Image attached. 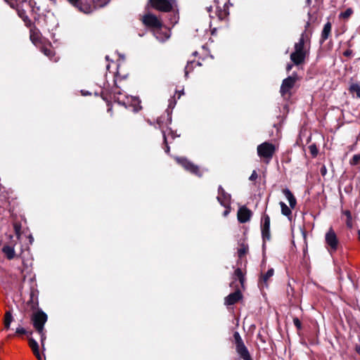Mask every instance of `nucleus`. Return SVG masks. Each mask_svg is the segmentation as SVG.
Returning a JSON list of instances; mask_svg holds the SVG:
<instances>
[{"label": "nucleus", "mask_w": 360, "mask_h": 360, "mask_svg": "<svg viewBox=\"0 0 360 360\" xmlns=\"http://www.w3.org/2000/svg\"><path fill=\"white\" fill-rule=\"evenodd\" d=\"M41 335V345H42V347H44V339H45V336H44V332L42 331V333H39Z\"/></svg>", "instance_id": "48"}, {"label": "nucleus", "mask_w": 360, "mask_h": 360, "mask_svg": "<svg viewBox=\"0 0 360 360\" xmlns=\"http://www.w3.org/2000/svg\"><path fill=\"white\" fill-rule=\"evenodd\" d=\"M83 95H86L87 94V92H85V93H82Z\"/></svg>", "instance_id": "64"}, {"label": "nucleus", "mask_w": 360, "mask_h": 360, "mask_svg": "<svg viewBox=\"0 0 360 360\" xmlns=\"http://www.w3.org/2000/svg\"><path fill=\"white\" fill-rule=\"evenodd\" d=\"M262 225H270V219L268 215H265L262 219Z\"/></svg>", "instance_id": "36"}, {"label": "nucleus", "mask_w": 360, "mask_h": 360, "mask_svg": "<svg viewBox=\"0 0 360 360\" xmlns=\"http://www.w3.org/2000/svg\"><path fill=\"white\" fill-rule=\"evenodd\" d=\"M352 51L351 49H347L344 51L343 55L346 57H350L352 56Z\"/></svg>", "instance_id": "42"}, {"label": "nucleus", "mask_w": 360, "mask_h": 360, "mask_svg": "<svg viewBox=\"0 0 360 360\" xmlns=\"http://www.w3.org/2000/svg\"><path fill=\"white\" fill-rule=\"evenodd\" d=\"M331 23L330 22H326L323 28L321 37V43H323L329 37L331 31Z\"/></svg>", "instance_id": "19"}, {"label": "nucleus", "mask_w": 360, "mask_h": 360, "mask_svg": "<svg viewBox=\"0 0 360 360\" xmlns=\"http://www.w3.org/2000/svg\"><path fill=\"white\" fill-rule=\"evenodd\" d=\"M167 113V122L166 123V125H169L171 124L172 122V115H171V112H169V109H167L166 110Z\"/></svg>", "instance_id": "39"}, {"label": "nucleus", "mask_w": 360, "mask_h": 360, "mask_svg": "<svg viewBox=\"0 0 360 360\" xmlns=\"http://www.w3.org/2000/svg\"><path fill=\"white\" fill-rule=\"evenodd\" d=\"M176 162L181 165L186 170L190 172L192 174H194L198 176H201L202 174L199 170V167L194 165L193 162L189 161L186 158H179L176 157Z\"/></svg>", "instance_id": "9"}, {"label": "nucleus", "mask_w": 360, "mask_h": 360, "mask_svg": "<svg viewBox=\"0 0 360 360\" xmlns=\"http://www.w3.org/2000/svg\"><path fill=\"white\" fill-rule=\"evenodd\" d=\"M309 150L313 156H316L318 153L317 148L315 145L309 146Z\"/></svg>", "instance_id": "35"}, {"label": "nucleus", "mask_w": 360, "mask_h": 360, "mask_svg": "<svg viewBox=\"0 0 360 360\" xmlns=\"http://www.w3.org/2000/svg\"><path fill=\"white\" fill-rule=\"evenodd\" d=\"M252 214V211L246 206H241L238 210V220L240 224L246 223L250 220Z\"/></svg>", "instance_id": "11"}, {"label": "nucleus", "mask_w": 360, "mask_h": 360, "mask_svg": "<svg viewBox=\"0 0 360 360\" xmlns=\"http://www.w3.org/2000/svg\"><path fill=\"white\" fill-rule=\"evenodd\" d=\"M280 206L281 209V212L283 215L289 217L291 214L292 212L290 208L288 206H287V205L285 202H280Z\"/></svg>", "instance_id": "24"}, {"label": "nucleus", "mask_w": 360, "mask_h": 360, "mask_svg": "<svg viewBox=\"0 0 360 360\" xmlns=\"http://www.w3.org/2000/svg\"><path fill=\"white\" fill-rule=\"evenodd\" d=\"M153 8L162 12H169L176 7V0H149Z\"/></svg>", "instance_id": "5"}, {"label": "nucleus", "mask_w": 360, "mask_h": 360, "mask_svg": "<svg viewBox=\"0 0 360 360\" xmlns=\"http://www.w3.org/2000/svg\"><path fill=\"white\" fill-rule=\"evenodd\" d=\"M304 34L303 32L301 34L300 38L299 39L298 42L295 44L294 51L299 53H307V51L304 49Z\"/></svg>", "instance_id": "17"}, {"label": "nucleus", "mask_w": 360, "mask_h": 360, "mask_svg": "<svg viewBox=\"0 0 360 360\" xmlns=\"http://www.w3.org/2000/svg\"><path fill=\"white\" fill-rule=\"evenodd\" d=\"M179 94H179V98H180L181 95H182V94H184V90L181 91L179 92Z\"/></svg>", "instance_id": "53"}, {"label": "nucleus", "mask_w": 360, "mask_h": 360, "mask_svg": "<svg viewBox=\"0 0 360 360\" xmlns=\"http://www.w3.org/2000/svg\"><path fill=\"white\" fill-rule=\"evenodd\" d=\"M12 321L13 316L11 312L10 311H6L4 318V326L6 329H9Z\"/></svg>", "instance_id": "23"}, {"label": "nucleus", "mask_w": 360, "mask_h": 360, "mask_svg": "<svg viewBox=\"0 0 360 360\" xmlns=\"http://www.w3.org/2000/svg\"><path fill=\"white\" fill-rule=\"evenodd\" d=\"M257 177H258V175H257L256 171L254 170L252 172V173L251 174L250 176L249 177V179L250 181H255V180H256L257 179Z\"/></svg>", "instance_id": "40"}, {"label": "nucleus", "mask_w": 360, "mask_h": 360, "mask_svg": "<svg viewBox=\"0 0 360 360\" xmlns=\"http://www.w3.org/2000/svg\"><path fill=\"white\" fill-rule=\"evenodd\" d=\"M353 13V10L351 8H347L344 12L340 14V18L343 19L348 18Z\"/></svg>", "instance_id": "32"}, {"label": "nucleus", "mask_w": 360, "mask_h": 360, "mask_svg": "<svg viewBox=\"0 0 360 360\" xmlns=\"http://www.w3.org/2000/svg\"><path fill=\"white\" fill-rule=\"evenodd\" d=\"M7 3H8L12 7H13V4L9 2V0H5Z\"/></svg>", "instance_id": "52"}, {"label": "nucleus", "mask_w": 360, "mask_h": 360, "mask_svg": "<svg viewBox=\"0 0 360 360\" xmlns=\"http://www.w3.org/2000/svg\"><path fill=\"white\" fill-rule=\"evenodd\" d=\"M179 17L176 15H174V18L171 19V22L175 24L177 22Z\"/></svg>", "instance_id": "45"}, {"label": "nucleus", "mask_w": 360, "mask_h": 360, "mask_svg": "<svg viewBox=\"0 0 360 360\" xmlns=\"http://www.w3.org/2000/svg\"><path fill=\"white\" fill-rule=\"evenodd\" d=\"M352 94H356L357 98H360V84H352L349 87Z\"/></svg>", "instance_id": "25"}, {"label": "nucleus", "mask_w": 360, "mask_h": 360, "mask_svg": "<svg viewBox=\"0 0 360 360\" xmlns=\"http://www.w3.org/2000/svg\"><path fill=\"white\" fill-rule=\"evenodd\" d=\"M175 104H176V101H174V98H171V99L169 100V103L168 108H174Z\"/></svg>", "instance_id": "43"}, {"label": "nucleus", "mask_w": 360, "mask_h": 360, "mask_svg": "<svg viewBox=\"0 0 360 360\" xmlns=\"http://www.w3.org/2000/svg\"><path fill=\"white\" fill-rule=\"evenodd\" d=\"M307 53H299L294 51L291 53L290 58L294 65H300L304 62Z\"/></svg>", "instance_id": "14"}, {"label": "nucleus", "mask_w": 360, "mask_h": 360, "mask_svg": "<svg viewBox=\"0 0 360 360\" xmlns=\"http://www.w3.org/2000/svg\"><path fill=\"white\" fill-rule=\"evenodd\" d=\"M243 298V295L240 290L229 294L224 299V304L227 306L233 305Z\"/></svg>", "instance_id": "13"}, {"label": "nucleus", "mask_w": 360, "mask_h": 360, "mask_svg": "<svg viewBox=\"0 0 360 360\" xmlns=\"http://www.w3.org/2000/svg\"><path fill=\"white\" fill-rule=\"evenodd\" d=\"M233 339L234 343L236 345V350L237 354L242 358L243 360H249L250 359V352L245 345L244 342L238 331H235L233 333Z\"/></svg>", "instance_id": "4"}, {"label": "nucleus", "mask_w": 360, "mask_h": 360, "mask_svg": "<svg viewBox=\"0 0 360 360\" xmlns=\"http://www.w3.org/2000/svg\"><path fill=\"white\" fill-rule=\"evenodd\" d=\"M307 1L308 4L311 3V0H307Z\"/></svg>", "instance_id": "61"}, {"label": "nucleus", "mask_w": 360, "mask_h": 360, "mask_svg": "<svg viewBox=\"0 0 360 360\" xmlns=\"http://www.w3.org/2000/svg\"><path fill=\"white\" fill-rule=\"evenodd\" d=\"M225 208V210L223 212V216L226 217L231 212V205H229L228 206H224Z\"/></svg>", "instance_id": "38"}, {"label": "nucleus", "mask_w": 360, "mask_h": 360, "mask_svg": "<svg viewBox=\"0 0 360 360\" xmlns=\"http://www.w3.org/2000/svg\"><path fill=\"white\" fill-rule=\"evenodd\" d=\"M83 95H86L87 94V92H85V93H82Z\"/></svg>", "instance_id": "63"}, {"label": "nucleus", "mask_w": 360, "mask_h": 360, "mask_svg": "<svg viewBox=\"0 0 360 360\" xmlns=\"http://www.w3.org/2000/svg\"><path fill=\"white\" fill-rule=\"evenodd\" d=\"M105 59L108 60H109V57L108 56H105Z\"/></svg>", "instance_id": "60"}, {"label": "nucleus", "mask_w": 360, "mask_h": 360, "mask_svg": "<svg viewBox=\"0 0 360 360\" xmlns=\"http://www.w3.org/2000/svg\"><path fill=\"white\" fill-rule=\"evenodd\" d=\"M16 333H18V334H25L26 333V330L22 328V327H18L16 328Z\"/></svg>", "instance_id": "41"}, {"label": "nucleus", "mask_w": 360, "mask_h": 360, "mask_svg": "<svg viewBox=\"0 0 360 360\" xmlns=\"http://www.w3.org/2000/svg\"><path fill=\"white\" fill-rule=\"evenodd\" d=\"M293 323L297 329H300L302 328L301 322L298 318L295 317L293 319Z\"/></svg>", "instance_id": "37"}, {"label": "nucleus", "mask_w": 360, "mask_h": 360, "mask_svg": "<svg viewBox=\"0 0 360 360\" xmlns=\"http://www.w3.org/2000/svg\"><path fill=\"white\" fill-rule=\"evenodd\" d=\"M320 172L322 176H325L327 173V169L325 165H323L321 167V169H320Z\"/></svg>", "instance_id": "44"}, {"label": "nucleus", "mask_w": 360, "mask_h": 360, "mask_svg": "<svg viewBox=\"0 0 360 360\" xmlns=\"http://www.w3.org/2000/svg\"><path fill=\"white\" fill-rule=\"evenodd\" d=\"M283 193L286 198V199L288 200L290 207L291 208H294L295 206L296 205L297 202L292 192L288 188H285L283 190Z\"/></svg>", "instance_id": "18"}, {"label": "nucleus", "mask_w": 360, "mask_h": 360, "mask_svg": "<svg viewBox=\"0 0 360 360\" xmlns=\"http://www.w3.org/2000/svg\"><path fill=\"white\" fill-rule=\"evenodd\" d=\"M275 146L269 142H264L257 146V154L260 158L270 160L275 152Z\"/></svg>", "instance_id": "6"}, {"label": "nucleus", "mask_w": 360, "mask_h": 360, "mask_svg": "<svg viewBox=\"0 0 360 360\" xmlns=\"http://www.w3.org/2000/svg\"><path fill=\"white\" fill-rule=\"evenodd\" d=\"M300 231L302 234L303 235L304 238L306 237L305 231L300 226Z\"/></svg>", "instance_id": "50"}, {"label": "nucleus", "mask_w": 360, "mask_h": 360, "mask_svg": "<svg viewBox=\"0 0 360 360\" xmlns=\"http://www.w3.org/2000/svg\"><path fill=\"white\" fill-rule=\"evenodd\" d=\"M28 4H29V6H30L31 8L32 7V1H30L28 3Z\"/></svg>", "instance_id": "55"}, {"label": "nucleus", "mask_w": 360, "mask_h": 360, "mask_svg": "<svg viewBox=\"0 0 360 360\" xmlns=\"http://www.w3.org/2000/svg\"><path fill=\"white\" fill-rule=\"evenodd\" d=\"M359 238L360 240V229L358 231Z\"/></svg>", "instance_id": "58"}, {"label": "nucleus", "mask_w": 360, "mask_h": 360, "mask_svg": "<svg viewBox=\"0 0 360 360\" xmlns=\"http://www.w3.org/2000/svg\"><path fill=\"white\" fill-rule=\"evenodd\" d=\"M217 199L221 206H228L231 205V195L226 193L221 186H219Z\"/></svg>", "instance_id": "10"}, {"label": "nucleus", "mask_w": 360, "mask_h": 360, "mask_svg": "<svg viewBox=\"0 0 360 360\" xmlns=\"http://www.w3.org/2000/svg\"><path fill=\"white\" fill-rule=\"evenodd\" d=\"M360 162V154H355L350 160L349 163L351 165H357Z\"/></svg>", "instance_id": "34"}, {"label": "nucleus", "mask_w": 360, "mask_h": 360, "mask_svg": "<svg viewBox=\"0 0 360 360\" xmlns=\"http://www.w3.org/2000/svg\"><path fill=\"white\" fill-rule=\"evenodd\" d=\"M269 227L270 226H262V239H263V248L265 247L266 242L269 240L271 238Z\"/></svg>", "instance_id": "20"}, {"label": "nucleus", "mask_w": 360, "mask_h": 360, "mask_svg": "<svg viewBox=\"0 0 360 360\" xmlns=\"http://www.w3.org/2000/svg\"><path fill=\"white\" fill-rule=\"evenodd\" d=\"M274 274V269H272V268L269 269L266 271V273L262 276L263 281L266 283L267 282V281L269 280V278H270L271 276H273Z\"/></svg>", "instance_id": "31"}, {"label": "nucleus", "mask_w": 360, "mask_h": 360, "mask_svg": "<svg viewBox=\"0 0 360 360\" xmlns=\"http://www.w3.org/2000/svg\"><path fill=\"white\" fill-rule=\"evenodd\" d=\"M326 242L330 246L331 250L335 251L338 248V240L336 234L332 229H330L328 232L326 234Z\"/></svg>", "instance_id": "12"}, {"label": "nucleus", "mask_w": 360, "mask_h": 360, "mask_svg": "<svg viewBox=\"0 0 360 360\" xmlns=\"http://www.w3.org/2000/svg\"><path fill=\"white\" fill-rule=\"evenodd\" d=\"M193 56H197V55H198V52H197V51L193 52Z\"/></svg>", "instance_id": "57"}, {"label": "nucleus", "mask_w": 360, "mask_h": 360, "mask_svg": "<svg viewBox=\"0 0 360 360\" xmlns=\"http://www.w3.org/2000/svg\"><path fill=\"white\" fill-rule=\"evenodd\" d=\"M106 68H107V69H109L110 65H108L106 66Z\"/></svg>", "instance_id": "62"}, {"label": "nucleus", "mask_w": 360, "mask_h": 360, "mask_svg": "<svg viewBox=\"0 0 360 360\" xmlns=\"http://www.w3.org/2000/svg\"><path fill=\"white\" fill-rule=\"evenodd\" d=\"M342 218H345L346 225L352 224V214L349 210H345L343 212Z\"/></svg>", "instance_id": "26"}, {"label": "nucleus", "mask_w": 360, "mask_h": 360, "mask_svg": "<svg viewBox=\"0 0 360 360\" xmlns=\"http://www.w3.org/2000/svg\"><path fill=\"white\" fill-rule=\"evenodd\" d=\"M298 76L297 72H292V75L284 79L282 82L280 93L281 96H285L287 93H289L290 91L293 88L295 84L296 81L297 80Z\"/></svg>", "instance_id": "8"}, {"label": "nucleus", "mask_w": 360, "mask_h": 360, "mask_svg": "<svg viewBox=\"0 0 360 360\" xmlns=\"http://www.w3.org/2000/svg\"><path fill=\"white\" fill-rule=\"evenodd\" d=\"M33 241H34V238H33V236H32V235H30V236H29V242H30V244H32Z\"/></svg>", "instance_id": "49"}, {"label": "nucleus", "mask_w": 360, "mask_h": 360, "mask_svg": "<svg viewBox=\"0 0 360 360\" xmlns=\"http://www.w3.org/2000/svg\"><path fill=\"white\" fill-rule=\"evenodd\" d=\"M248 245L245 243H242L240 244V247L238 249L237 253L238 256L240 259H241L248 252Z\"/></svg>", "instance_id": "22"}, {"label": "nucleus", "mask_w": 360, "mask_h": 360, "mask_svg": "<svg viewBox=\"0 0 360 360\" xmlns=\"http://www.w3.org/2000/svg\"><path fill=\"white\" fill-rule=\"evenodd\" d=\"M34 354L36 356V357L38 359V360H41V356L39 353V350H37V352H34Z\"/></svg>", "instance_id": "47"}, {"label": "nucleus", "mask_w": 360, "mask_h": 360, "mask_svg": "<svg viewBox=\"0 0 360 360\" xmlns=\"http://www.w3.org/2000/svg\"><path fill=\"white\" fill-rule=\"evenodd\" d=\"M18 13L20 18H21L22 20L25 22L26 25L28 26V23H30V20L29 19L28 16L25 14V11L18 10Z\"/></svg>", "instance_id": "28"}, {"label": "nucleus", "mask_w": 360, "mask_h": 360, "mask_svg": "<svg viewBox=\"0 0 360 360\" xmlns=\"http://www.w3.org/2000/svg\"><path fill=\"white\" fill-rule=\"evenodd\" d=\"M293 65H294V64L288 63V64L286 65V71H287L288 72H289L292 70V67H293Z\"/></svg>", "instance_id": "46"}, {"label": "nucleus", "mask_w": 360, "mask_h": 360, "mask_svg": "<svg viewBox=\"0 0 360 360\" xmlns=\"http://www.w3.org/2000/svg\"><path fill=\"white\" fill-rule=\"evenodd\" d=\"M121 92L120 91H114V100L116 101L118 104L124 106L125 108H127V105L129 102H131V105H133V110L134 112H138L139 110L141 109V106L140 104V101L133 96H125V98H121L120 96L121 95Z\"/></svg>", "instance_id": "3"}, {"label": "nucleus", "mask_w": 360, "mask_h": 360, "mask_svg": "<svg viewBox=\"0 0 360 360\" xmlns=\"http://www.w3.org/2000/svg\"><path fill=\"white\" fill-rule=\"evenodd\" d=\"M356 352H357L358 353H360V347H359V346L356 347Z\"/></svg>", "instance_id": "51"}, {"label": "nucleus", "mask_w": 360, "mask_h": 360, "mask_svg": "<svg viewBox=\"0 0 360 360\" xmlns=\"http://www.w3.org/2000/svg\"><path fill=\"white\" fill-rule=\"evenodd\" d=\"M14 228L17 236V239L13 240V236H10L11 240L9 242L5 243L1 248L2 253L8 260H12L15 258L21 257L23 253V249L22 247L20 248L19 252H16L15 250L17 240L20 239V231L21 226H14Z\"/></svg>", "instance_id": "1"}, {"label": "nucleus", "mask_w": 360, "mask_h": 360, "mask_svg": "<svg viewBox=\"0 0 360 360\" xmlns=\"http://www.w3.org/2000/svg\"><path fill=\"white\" fill-rule=\"evenodd\" d=\"M30 297H31V300L33 299V297H34V292H32L31 294H30Z\"/></svg>", "instance_id": "54"}, {"label": "nucleus", "mask_w": 360, "mask_h": 360, "mask_svg": "<svg viewBox=\"0 0 360 360\" xmlns=\"http://www.w3.org/2000/svg\"><path fill=\"white\" fill-rule=\"evenodd\" d=\"M73 6H76L79 11L84 13H89L91 12V7L89 4L82 5L80 0H68Z\"/></svg>", "instance_id": "16"}, {"label": "nucleus", "mask_w": 360, "mask_h": 360, "mask_svg": "<svg viewBox=\"0 0 360 360\" xmlns=\"http://www.w3.org/2000/svg\"><path fill=\"white\" fill-rule=\"evenodd\" d=\"M233 278L234 280H236V279H238L241 285L243 286V283H244V281H245V277H244V275L242 272V270L240 269V268H237L235 271H234V274H233Z\"/></svg>", "instance_id": "21"}, {"label": "nucleus", "mask_w": 360, "mask_h": 360, "mask_svg": "<svg viewBox=\"0 0 360 360\" xmlns=\"http://www.w3.org/2000/svg\"><path fill=\"white\" fill-rule=\"evenodd\" d=\"M170 133H171V134H172V138L174 139V132H173L172 131H171V132H170Z\"/></svg>", "instance_id": "56"}, {"label": "nucleus", "mask_w": 360, "mask_h": 360, "mask_svg": "<svg viewBox=\"0 0 360 360\" xmlns=\"http://www.w3.org/2000/svg\"><path fill=\"white\" fill-rule=\"evenodd\" d=\"M194 63V61H188L187 63L186 66L185 67L184 73H185V77L188 78V74L190 72H191L193 69V64Z\"/></svg>", "instance_id": "29"}, {"label": "nucleus", "mask_w": 360, "mask_h": 360, "mask_svg": "<svg viewBox=\"0 0 360 360\" xmlns=\"http://www.w3.org/2000/svg\"><path fill=\"white\" fill-rule=\"evenodd\" d=\"M33 326L39 333H42L44 326L47 321V315L42 311L34 313L32 316Z\"/></svg>", "instance_id": "7"}, {"label": "nucleus", "mask_w": 360, "mask_h": 360, "mask_svg": "<svg viewBox=\"0 0 360 360\" xmlns=\"http://www.w3.org/2000/svg\"><path fill=\"white\" fill-rule=\"evenodd\" d=\"M197 65H199L200 66L201 65V63L200 62L197 63Z\"/></svg>", "instance_id": "59"}, {"label": "nucleus", "mask_w": 360, "mask_h": 360, "mask_svg": "<svg viewBox=\"0 0 360 360\" xmlns=\"http://www.w3.org/2000/svg\"><path fill=\"white\" fill-rule=\"evenodd\" d=\"M164 120H165V116H161V117H158L157 119V124H158V128H159L161 130V131H162L164 143L166 144V147H165V153L169 154V150H170V148H169V146L167 144V137H166V131L163 129V122H164Z\"/></svg>", "instance_id": "15"}, {"label": "nucleus", "mask_w": 360, "mask_h": 360, "mask_svg": "<svg viewBox=\"0 0 360 360\" xmlns=\"http://www.w3.org/2000/svg\"><path fill=\"white\" fill-rule=\"evenodd\" d=\"M30 39L34 44H37V43L39 40V34L37 32L32 30L30 32Z\"/></svg>", "instance_id": "30"}, {"label": "nucleus", "mask_w": 360, "mask_h": 360, "mask_svg": "<svg viewBox=\"0 0 360 360\" xmlns=\"http://www.w3.org/2000/svg\"><path fill=\"white\" fill-rule=\"evenodd\" d=\"M29 345L31 347L33 353L39 350V345L37 342L32 338L29 339Z\"/></svg>", "instance_id": "27"}, {"label": "nucleus", "mask_w": 360, "mask_h": 360, "mask_svg": "<svg viewBox=\"0 0 360 360\" xmlns=\"http://www.w3.org/2000/svg\"><path fill=\"white\" fill-rule=\"evenodd\" d=\"M41 52H43L44 55H46L50 59H52V56H54L53 51L47 47H42Z\"/></svg>", "instance_id": "33"}, {"label": "nucleus", "mask_w": 360, "mask_h": 360, "mask_svg": "<svg viewBox=\"0 0 360 360\" xmlns=\"http://www.w3.org/2000/svg\"><path fill=\"white\" fill-rule=\"evenodd\" d=\"M143 22L148 27L157 29V30L154 32V34L156 39L160 41H165L169 38V34L167 33L162 34L160 32V29L162 26V24L155 15L150 13L146 14L143 17Z\"/></svg>", "instance_id": "2"}]
</instances>
